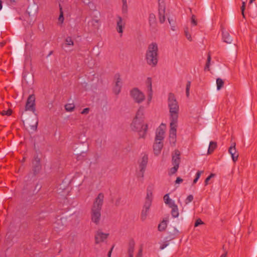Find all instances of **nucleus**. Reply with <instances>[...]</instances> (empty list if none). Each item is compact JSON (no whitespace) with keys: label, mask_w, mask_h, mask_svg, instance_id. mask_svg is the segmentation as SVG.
Masks as SVG:
<instances>
[{"label":"nucleus","mask_w":257,"mask_h":257,"mask_svg":"<svg viewBox=\"0 0 257 257\" xmlns=\"http://www.w3.org/2000/svg\"><path fill=\"white\" fill-rule=\"evenodd\" d=\"M168 104L169 109V119L170 122H178L179 106L174 93L168 94Z\"/></svg>","instance_id":"obj_1"},{"label":"nucleus","mask_w":257,"mask_h":257,"mask_svg":"<svg viewBox=\"0 0 257 257\" xmlns=\"http://www.w3.org/2000/svg\"><path fill=\"white\" fill-rule=\"evenodd\" d=\"M145 59L147 64L152 67H155L158 62V47L156 43L150 44L146 51Z\"/></svg>","instance_id":"obj_2"},{"label":"nucleus","mask_w":257,"mask_h":257,"mask_svg":"<svg viewBox=\"0 0 257 257\" xmlns=\"http://www.w3.org/2000/svg\"><path fill=\"white\" fill-rule=\"evenodd\" d=\"M104 195L99 193L96 198L91 209V220L97 224L99 222L101 214L100 210L103 204Z\"/></svg>","instance_id":"obj_3"},{"label":"nucleus","mask_w":257,"mask_h":257,"mask_svg":"<svg viewBox=\"0 0 257 257\" xmlns=\"http://www.w3.org/2000/svg\"><path fill=\"white\" fill-rule=\"evenodd\" d=\"M144 121L134 118L131 126L132 130L139 133L140 138L145 139L148 130V124H144Z\"/></svg>","instance_id":"obj_4"},{"label":"nucleus","mask_w":257,"mask_h":257,"mask_svg":"<svg viewBox=\"0 0 257 257\" xmlns=\"http://www.w3.org/2000/svg\"><path fill=\"white\" fill-rule=\"evenodd\" d=\"M150 196L152 197V193L150 192V193H149L148 192L146 197L145 202L141 214V219L142 221H144L147 219L150 207L152 205V199L150 198Z\"/></svg>","instance_id":"obj_5"},{"label":"nucleus","mask_w":257,"mask_h":257,"mask_svg":"<svg viewBox=\"0 0 257 257\" xmlns=\"http://www.w3.org/2000/svg\"><path fill=\"white\" fill-rule=\"evenodd\" d=\"M130 95L133 98L135 102L142 103L145 99L144 94L138 88H134L130 91Z\"/></svg>","instance_id":"obj_6"},{"label":"nucleus","mask_w":257,"mask_h":257,"mask_svg":"<svg viewBox=\"0 0 257 257\" xmlns=\"http://www.w3.org/2000/svg\"><path fill=\"white\" fill-rule=\"evenodd\" d=\"M178 122H170L169 130V141L171 144L175 145L176 142L177 127Z\"/></svg>","instance_id":"obj_7"},{"label":"nucleus","mask_w":257,"mask_h":257,"mask_svg":"<svg viewBox=\"0 0 257 257\" xmlns=\"http://www.w3.org/2000/svg\"><path fill=\"white\" fill-rule=\"evenodd\" d=\"M165 10L166 6L164 2L160 3V0H159V19L161 24L164 23L165 21Z\"/></svg>","instance_id":"obj_8"},{"label":"nucleus","mask_w":257,"mask_h":257,"mask_svg":"<svg viewBox=\"0 0 257 257\" xmlns=\"http://www.w3.org/2000/svg\"><path fill=\"white\" fill-rule=\"evenodd\" d=\"M114 79L115 80V85L113 86V93L118 95L121 89L122 81L120 78V76L119 73H116L115 74Z\"/></svg>","instance_id":"obj_9"},{"label":"nucleus","mask_w":257,"mask_h":257,"mask_svg":"<svg viewBox=\"0 0 257 257\" xmlns=\"http://www.w3.org/2000/svg\"><path fill=\"white\" fill-rule=\"evenodd\" d=\"M25 110L27 111H35V96L34 95H30L27 100Z\"/></svg>","instance_id":"obj_10"},{"label":"nucleus","mask_w":257,"mask_h":257,"mask_svg":"<svg viewBox=\"0 0 257 257\" xmlns=\"http://www.w3.org/2000/svg\"><path fill=\"white\" fill-rule=\"evenodd\" d=\"M166 128L165 124L162 123L159 127L157 129L156 132L155 141H162L164 139L165 130Z\"/></svg>","instance_id":"obj_11"},{"label":"nucleus","mask_w":257,"mask_h":257,"mask_svg":"<svg viewBox=\"0 0 257 257\" xmlns=\"http://www.w3.org/2000/svg\"><path fill=\"white\" fill-rule=\"evenodd\" d=\"M108 233L102 232L100 230L97 231L95 234V242L96 244H99L102 242H104L108 236Z\"/></svg>","instance_id":"obj_12"},{"label":"nucleus","mask_w":257,"mask_h":257,"mask_svg":"<svg viewBox=\"0 0 257 257\" xmlns=\"http://www.w3.org/2000/svg\"><path fill=\"white\" fill-rule=\"evenodd\" d=\"M148 162V156L147 155L145 154L142 158L141 161L139 162V168L141 172V177H144V173Z\"/></svg>","instance_id":"obj_13"},{"label":"nucleus","mask_w":257,"mask_h":257,"mask_svg":"<svg viewBox=\"0 0 257 257\" xmlns=\"http://www.w3.org/2000/svg\"><path fill=\"white\" fill-rule=\"evenodd\" d=\"M180 155L181 153L179 150L176 149L172 154V163L173 165H178L179 167L181 162Z\"/></svg>","instance_id":"obj_14"},{"label":"nucleus","mask_w":257,"mask_h":257,"mask_svg":"<svg viewBox=\"0 0 257 257\" xmlns=\"http://www.w3.org/2000/svg\"><path fill=\"white\" fill-rule=\"evenodd\" d=\"M125 24V23L123 21L121 17L117 16L116 29L117 32L121 34V35L123 33V29L124 28Z\"/></svg>","instance_id":"obj_15"},{"label":"nucleus","mask_w":257,"mask_h":257,"mask_svg":"<svg viewBox=\"0 0 257 257\" xmlns=\"http://www.w3.org/2000/svg\"><path fill=\"white\" fill-rule=\"evenodd\" d=\"M163 147V143L162 141H156L153 145L154 153L156 155H158L161 153L162 149Z\"/></svg>","instance_id":"obj_16"},{"label":"nucleus","mask_w":257,"mask_h":257,"mask_svg":"<svg viewBox=\"0 0 257 257\" xmlns=\"http://www.w3.org/2000/svg\"><path fill=\"white\" fill-rule=\"evenodd\" d=\"M145 107L144 106H140L136 112L134 118L138 119L142 121H144L145 119Z\"/></svg>","instance_id":"obj_17"},{"label":"nucleus","mask_w":257,"mask_h":257,"mask_svg":"<svg viewBox=\"0 0 257 257\" xmlns=\"http://www.w3.org/2000/svg\"><path fill=\"white\" fill-rule=\"evenodd\" d=\"M33 171L35 174L39 172L41 169V165L40 163V159L36 157L33 161Z\"/></svg>","instance_id":"obj_18"},{"label":"nucleus","mask_w":257,"mask_h":257,"mask_svg":"<svg viewBox=\"0 0 257 257\" xmlns=\"http://www.w3.org/2000/svg\"><path fill=\"white\" fill-rule=\"evenodd\" d=\"M149 26L152 29H156L157 27V20L156 16L154 14L151 13L149 15Z\"/></svg>","instance_id":"obj_19"},{"label":"nucleus","mask_w":257,"mask_h":257,"mask_svg":"<svg viewBox=\"0 0 257 257\" xmlns=\"http://www.w3.org/2000/svg\"><path fill=\"white\" fill-rule=\"evenodd\" d=\"M172 208L171 210V215L173 218L178 217L179 216V211L177 205L175 203V202L172 203V205H170L169 206Z\"/></svg>","instance_id":"obj_20"},{"label":"nucleus","mask_w":257,"mask_h":257,"mask_svg":"<svg viewBox=\"0 0 257 257\" xmlns=\"http://www.w3.org/2000/svg\"><path fill=\"white\" fill-rule=\"evenodd\" d=\"M135 242L133 239H131L129 241L128 253L129 257H134L133 253L134 251Z\"/></svg>","instance_id":"obj_21"},{"label":"nucleus","mask_w":257,"mask_h":257,"mask_svg":"<svg viewBox=\"0 0 257 257\" xmlns=\"http://www.w3.org/2000/svg\"><path fill=\"white\" fill-rule=\"evenodd\" d=\"M217 147V143L215 142L211 141L209 143V147L208 149L207 154H212L214 150Z\"/></svg>","instance_id":"obj_22"},{"label":"nucleus","mask_w":257,"mask_h":257,"mask_svg":"<svg viewBox=\"0 0 257 257\" xmlns=\"http://www.w3.org/2000/svg\"><path fill=\"white\" fill-rule=\"evenodd\" d=\"M222 38L224 42L228 44H230L231 43L232 39L229 34L227 32H222Z\"/></svg>","instance_id":"obj_23"},{"label":"nucleus","mask_w":257,"mask_h":257,"mask_svg":"<svg viewBox=\"0 0 257 257\" xmlns=\"http://www.w3.org/2000/svg\"><path fill=\"white\" fill-rule=\"evenodd\" d=\"M166 221L163 220L158 225V230L160 231H164L167 228Z\"/></svg>","instance_id":"obj_24"},{"label":"nucleus","mask_w":257,"mask_h":257,"mask_svg":"<svg viewBox=\"0 0 257 257\" xmlns=\"http://www.w3.org/2000/svg\"><path fill=\"white\" fill-rule=\"evenodd\" d=\"M164 201L165 204L169 205V206L172 205V203L174 202V201L170 199L169 194H166L164 195Z\"/></svg>","instance_id":"obj_25"},{"label":"nucleus","mask_w":257,"mask_h":257,"mask_svg":"<svg viewBox=\"0 0 257 257\" xmlns=\"http://www.w3.org/2000/svg\"><path fill=\"white\" fill-rule=\"evenodd\" d=\"M216 84H217V89L218 90L221 89V88L223 86L224 81L223 80L220 78H218L216 79Z\"/></svg>","instance_id":"obj_26"},{"label":"nucleus","mask_w":257,"mask_h":257,"mask_svg":"<svg viewBox=\"0 0 257 257\" xmlns=\"http://www.w3.org/2000/svg\"><path fill=\"white\" fill-rule=\"evenodd\" d=\"M65 108L67 111L71 112L74 110L75 105L73 103H68L65 105Z\"/></svg>","instance_id":"obj_27"},{"label":"nucleus","mask_w":257,"mask_h":257,"mask_svg":"<svg viewBox=\"0 0 257 257\" xmlns=\"http://www.w3.org/2000/svg\"><path fill=\"white\" fill-rule=\"evenodd\" d=\"M122 13L123 14H126L127 12V5L126 0H122Z\"/></svg>","instance_id":"obj_28"},{"label":"nucleus","mask_w":257,"mask_h":257,"mask_svg":"<svg viewBox=\"0 0 257 257\" xmlns=\"http://www.w3.org/2000/svg\"><path fill=\"white\" fill-rule=\"evenodd\" d=\"M152 78L151 77H148L146 81V84L147 85L149 91H152Z\"/></svg>","instance_id":"obj_29"},{"label":"nucleus","mask_w":257,"mask_h":257,"mask_svg":"<svg viewBox=\"0 0 257 257\" xmlns=\"http://www.w3.org/2000/svg\"><path fill=\"white\" fill-rule=\"evenodd\" d=\"M211 59V58L210 55L209 54H208V56H207V61H206V63L205 64V67H204L205 71H206V70L209 71V67H210V64Z\"/></svg>","instance_id":"obj_30"},{"label":"nucleus","mask_w":257,"mask_h":257,"mask_svg":"<svg viewBox=\"0 0 257 257\" xmlns=\"http://www.w3.org/2000/svg\"><path fill=\"white\" fill-rule=\"evenodd\" d=\"M179 167H178V165H174V167L170 169V171L169 172V175H172L175 174L177 171Z\"/></svg>","instance_id":"obj_31"},{"label":"nucleus","mask_w":257,"mask_h":257,"mask_svg":"<svg viewBox=\"0 0 257 257\" xmlns=\"http://www.w3.org/2000/svg\"><path fill=\"white\" fill-rule=\"evenodd\" d=\"M184 33L187 39L190 41H191L192 37L191 34L189 32V28L188 27H186L184 29Z\"/></svg>","instance_id":"obj_32"},{"label":"nucleus","mask_w":257,"mask_h":257,"mask_svg":"<svg viewBox=\"0 0 257 257\" xmlns=\"http://www.w3.org/2000/svg\"><path fill=\"white\" fill-rule=\"evenodd\" d=\"M215 174L213 173H211L205 180L204 181V185L206 186L209 184V180L213 177L215 176Z\"/></svg>","instance_id":"obj_33"},{"label":"nucleus","mask_w":257,"mask_h":257,"mask_svg":"<svg viewBox=\"0 0 257 257\" xmlns=\"http://www.w3.org/2000/svg\"><path fill=\"white\" fill-rule=\"evenodd\" d=\"M228 152L229 154L236 153L237 152L236 148H235V144L233 143L229 148Z\"/></svg>","instance_id":"obj_34"},{"label":"nucleus","mask_w":257,"mask_h":257,"mask_svg":"<svg viewBox=\"0 0 257 257\" xmlns=\"http://www.w3.org/2000/svg\"><path fill=\"white\" fill-rule=\"evenodd\" d=\"M231 156V158L233 162H236L238 158V153L237 152L230 154Z\"/></svg>","instance_id":"obj_35"},{"label":"nucleus","mask_w":257,"mask_h":257,"mask_svg":"<svg viewBox=\"0 0 257 257\" xmlns=\"http://www.w3.org/2000/svg\"><path fill=\"white\" fill-rule=\"evenodd\" d=\"M191 86V81H188L186 84V94L187 97H189V90Z\"/></svg>","instance_id":"obj_36"},{"label":"nucleus","mask_w":257,"mask_h":257,"mask_svg":"<svg viewBox=\"0 0 257 257\" xmlns=\"http://www.w3.org/2000/svg\"><path fill=\"white\" fill-rule=\"evenodd\" d=\"M60 16L58 18V21L61 24H62L64 22V16H63V13L62 12V8L61 7L60 8Z\"/></svg>","instance_id":"obj_37"},{"label":"nucleus","mask_w":257,"mask_h":257,"mask_svg":"<svg viewBox=\"0 0 257 257\" xmlns=\"http://www.w3.org/2000/svg\"><path fill=\"white\" fill-rule=\"evenodd\" d=\"M65 41L67 45L73 46L74 45L73 41L70 37H67Z\"/></svg>","instance_id":"obj_38"},{"label":"nucleus","mask_w":257,"mask_h":257,"mask_svg":"<svg viewBox=\"0 0 257 257\" xmlns=\"http://www.w3.org/2000/svg\"><path fill=\"white\" fill-rule=\"evenodd\" d=\"M245 5H246L245 2H243L242 3V6H241V7L240 8L241 12V15H242L243 18H245L244 11H245Z\"/></svg>","instance_id":"obj_39"},{"label":"nucleus","mask_w":257,"mask_h":257,"mask_svg":"<svg viewBox=\"0 0 257 257\" xmlns=\"http://www.w3.org/2000/svg\"><path fill=\"white\" fill-rule=\"evenodd\" d=\"M236 48L237 46L235 44H234V45H231L229 46V49L231 53L233 54H235V52L236 51Z\"/></svg>","instance_id":"obj_40"},{"label":"nucleus","mask_w":257,"mask_h":257,"mask_svg":"<svg viewBox=\"0 0 257 257\" xmlns=\"http://www.w3.org/2000/svg\"><path fill=\"white\" fill-rule=\"evenodd\" d=\"M168 22L170 24V25L171 26V29L173 31L175 30V22L172 19H170L169 18H168Z\"/></svg>","instance_id":"obj_41"},{"label":"nucleus","mask_w":257,"mask_h":257,"mask_svg":"<svg viewBox=\"0 0 257 257\" xmlns=\"http://www.w3.org/2000/svg\"><path fill=\"white\" fill-rule=\"evenodd\" d=\"M193 198H194V197L192 195H188L185 200L186 204H188V203L191 202V201H192L193 200Z\"/></svg>","instance_id":"obj_42"},{"label":"nucleus","mask_w":257,"mask_h":257,"mask_svg":"<svg viewBox=\"0 0 257 257\" xmlns=\"http://www.w3.org/2000/svg\"><path fill=\"white\" fill-rule=\"evenodd\" d=\"M191 24L193 26H197V21L196 19L195 16L194 15H193L191 17Z\"/></svg>","instance_id":"obj_43"},{"label":"nucleus","mask_w":257,"mask_h":257,"mask_svg":"<svg viewBox=\"0 0 257 257\" xmlns=\"http://www.w3.org/2000/svg\"><path fill=\"white\" fill-rule=\"evenodd\" d=\"M12 112V111L11 109H9V110H3L2 112V114L3 115H8V116H9V115H11Z\"/></svg>","instance_id":"obj_44"},{"label":"nucleus","mask_w":257,"mask_h":257,"mask_svg":"<svg viewBox=\"0 0 257 257\" xmlns=\"http://www.w3.org/2000/svg\"><path fill=\"white\" fill-rule=\"evenodd\" d=\"M204 224V222L202 221L200 218L197 219L194 224V226L197 227L200 225Z\"/></svg>","instance_id":"obj_45"},{"label":"nucleus","mask_w":257,"mask_h":257,"mask_svg":"<svg viewBox=\"0 0 257 257\" xmlns=\"http://www.w3.org/2000/svg\"><path fill=\"white\" fill-rule=\"evenodd\" d=\"M203 173V171H198L196 174L195 178L199 179L202 173Z\"/></svg>","instance_id":"obj_46"},{"label":"nucleus","mask_w":257,"mask_h":257,"mask_svg":"<svg viewBox=\"0 0 257 257\" xmlns=\"http://www.w3.org/2000/svg\"><path fill=\"white\" fill-rule=\"evenodd\" d=\"M183 180L181 178L178 177L177 178V179L175 181V183L176 184H180V183H182L183 182Z\"/></svg>","instance_id":"obj_47"},{"label":"nucleus","mask_w":257,"mask_h":257,"mask_svg":"<svg viewBox=\"0 0 257 257\" xmlns=\"http://www.w3.org/2000/svg\"><path fill=\"white\" fill-rule=\"evenodd\" d=\"M89 111V108H84L81 112V114H87L88 113Z\"/></svg>","instance_id":"obj_48"},{"label":"nucleus","mask_w":257,"mask_h":257,"mask_svg":"<svg viewBox=\"0 0 257 257\" xmlns=\"http://www.w3.org/2000/svg\"><path fill=\"white\" fill-rule=\"evenodd\" d=\"M149 94H148V101H150L152 98V95H153V91H149Z\"/></svg>","instance_id":"obj_49"},{"label":"nucleus","mask_w":257,"mask_h":257,"mask_svg":"<svg viewBox=\"0 0 257 257\" xmlns=\"http://www.w3.org/2000/svg\"><path fill=\"white\" fill-rule=\"evenodd\" d=\"M142 249L141 248L139 249L136 257H142Z\"/></svg>","instance_id":"obj_50"},{"label":"nucleus","mask_w":257,"mask_h":257,"mask_svg":"<svg viewBox=\"0 0 257 257\" xmlns=\"http://www.w3.org/2000/svg\"><path fill=\"white\" fill-rule=\"evenodd\" d=\"M167 245H168V244H163L162 245H161L160 246V249H164V248H165Z\"/></svg>","instance_id":"obj_51"},{"label":"nucleus","mask_w":257,"mask_h":257,"mask_svg":"<svg viewBox=\"0 0 257 257\" xmlns=\"http://www.w3.org/2000/svg\"><path fill=\"white\" fill-rule=\"evenodd\" d=\"M227 251L225 250V252L221 255L220 257H227Z\"/></svg>","instance_id":"obj_52"},{"label":"nucleus","mask_w":257,"mask_h":257,"mask_svg":"<svg viewBox=\"0 0 257 257\" xmlns=\"http://www.w3.org/2000/svg\"><path fill=\"white\" fill-rule=\"evenodd\" d=\"M112 251V247H111L108 252V257H111V252Z\"/></svg>","instance_id":"obj_53"},{"label":"nucleus","mask_w":257,"mask_h":257,"mask_svg":"<svg viewBox=\"0 0 257 257\" xmlns=\"http://www.w3.org/2000/svg\"><path fill=\"white\" fill-rule=\"evenodd\" d=\"M198 179H197L196 178H195L194 180H193V185L196 184L197 183V182L198 181Z\"/></svg>","instance_id":"obj_54"},{"label":"nucleus","mask_w":257,"mask_h":257,"mask_svg":"<svg viewBox=\"0 0 257 257\" xmlns=\"http://www.w3.org/2000/svg\"><path fill=\"white\" fill-rule=\"evenodd\" d=\"M82 1L85 4H88L89 3V0H82Z\"/></svg>","instance_id":"obj_55"},{"label":"nucleus","mask_w":257,"mask_h":257,"mask_svg":"<svg viewBox=\"0 0 257 257\" xmlns=\"http://www.w3.org/2000/svg\"><path fill=\"white\" fill-rule=\"evenodd\" d=\"M93 22L98 23V21H97V20H92V21H91V23H92V24H93Z\"/></svg>","instance_id":"obj_56"},{"label":"nucleus","mask_w":257,"mask_h":257,"mask_svg":"<svg viewBox=\"0 0 257 257\" xmlns=\"http://www.w3.org/2000/svg\"><path fill=\"white\" fill-rule=\"evenodd\" d=\"M2 1H0V10L2 9Z\"/></svg>","instance_id":"obj_57"},{"label":"nucleus","mask_w":257,"mask_h":257,"mask_svg":"<svg viewBox=\"0 0 257 257\" xmlns=\"http://www.w3.org/2000/svg\"><path fill=\"white\" fill-rule=\"evenodd\" d=\"M225 247V245H223V246H222V249H223V250H224V252H225V250H226V249H225V247Z\"/></svg>","instance_id":"obj_58"},{"label":"nucleus","mask_w":257,"mask_h":257,"mask_svg":"<svg viewBox=\"0 0 257 257\" xmlns=\"http://www.w3.org/2000/svg\"><path fill=\"white\" fill-rule=\"evenodd\" d=\"M255 1V0H250V1H249V4H251V3H252L253 1Z\"/></svg>","instance_id":"obj_59"},{"label":"nucleus","mask_w":257,"mask_h":257,"mask_svg":"<svg viewBox=\"0 0 257 257\" xmlns=\"http://www.w3.org/2000/svg\"><path fill=\"white\" fill-rule=\"evenodd\" d=\"M118 203H117V202L116 201V203H115L116 205H118Z\"/></svg>","instance_id":"obj_60"},{"label":"nucleus","mask_w":257,"mask_h":257,"mask_svg":"<svg viewBox=\"0 0 257 257\" xmlns=\"http://www.w3.org/2000/svg\"><path fill=\"white\" fill-rule=\"evenodd\" d=\"M52 52H51L50 53L49 55H51V54H52Z\"/></svg>","instance_id":"obj_61"}]
</instances>
